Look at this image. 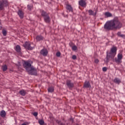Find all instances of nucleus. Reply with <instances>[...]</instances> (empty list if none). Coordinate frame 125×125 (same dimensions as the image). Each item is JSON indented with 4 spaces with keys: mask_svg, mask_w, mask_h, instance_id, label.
<instances>
[{
    "mask_svg": "<svg viewBox=\"0 0 125 125\" xmlns=\"http://www.w3.org/2000/svg\"><path fill=\"white\" fill-rule=\"evenodd\" d=\"M113 82L117 84H120L121 83H122V81L118 78H115L114 79Z\"/></svg>",
    "mask_w": 125,
    "mask_h": 125,
    "instance_id": "obj_13",
    "label": "nucleus"
},
{
    "mask_svg": "<svg viewBox=\"0 0 125 125\" xmlns=\"http://www.w3.org/2000/svg\"><path fill=\"white\" fill-rule=\"evenodd\" d=\"M72 59H73V60H75L77 59V56L76 55H73L72 56Z\"/></svg>",
    "mask_w": 125,
    "mask_h": 125,
    "instance_id": "obj_33",
    "label": "nucleus"
},
{
    "mask_svg": "<svg viewBox=\"0 0 125 125\" xmlns=\"http://www.w3.org/2000/svg\"><path fill=\"white\" fill-rule=\"evenodd\" d=\"M27 9H28V10H31V9H32V6H31V5H27Z\"/></svg>",
    "mask_w": 125,
    "mask_h": 125,
    "instance_id": "obj_31",
    "label": "nucleus"
},
{
    "mask_svg": "<svg viewBox=\"0 0 125 125\" xmlns=\"http://www.w3.org/2000/svg\"><path fill=\"white\" fill-rule=\"evenodd\" d=\"M123 27V23L119 20L118 18L107 21L104 25V29L106 31L112 30H120Z\"/></svg>",
    "mask_w": 125,
    "mask_h": 125,
    "instance_id": "obj_1",
    "label": "nucleus"
},
{
    "mask_svg": "<svg viewBox=\"0 0 125 125\" xmlns=\"http://www.w3.org/2000/svg\"><path fill=\"white\" fill-rule=\"evenodd\" d=\"M23 66L28 73L32 71V62L31 61H24Z\"/></svg>",
    "mask_w": 125,
    "mask_h": 125,
    "instance_id": "obj_3",
    "label": "nucleus"
},
{
    "mask_svg": "<svg viewBox=\"0 0 125 125\" xmlns=\"http://www.w3.org/2000/svg\"><path fill=\"white\" fill-rule=\"evenodd\" d=\"M98 62H99V60L98 59L95 60V63H97Z\"/></svg>",
    "mask_w": 125,
    "mask_h": 125,
    "instance_id": "obj_35",
    "label": "nucleus"
},
{
    "mask_svg": "<svg viewBox=\"0 0 125 125\" xmlns=\"http://www.w3.org/2000/svg\"><path fill=\"white\" fill-rule=\"evenodd\" d=\"M90 83H89V82L86 81L84 83V84L83 85V87H85V88H88V87H90Z\"/></svg>",
    "mask_w": 125,
    "mask_h": 125,
    "instance_id": "obj_14",
    "label": "nucleus"
},
{
    "mask_svg": "<svg viewBox=\"0 0 125 125\" xmlns=\"http://www.w3.org/2000/svg\"><path fill=\"white\" fill-rule=\"evenodd\" d=\"M2 69L3 72H5V71L7 70V65H6V64H4L2 66Z\"/></svg>",
    "mask_w": 125,
    "mask_h": 125,
    "instance_id": "obj_23",
    "label": "nucleus"
},
{
    "mask_svg": "<svg viewBox=\"0 0 125 125\" xmlns=\"http://www.w3.org/2000/svg\"><path fill=\"white\" fill-rule=\"evenodd\" d=\"M53 91H54V87L51 86V87H49L48 88V92H53Z\"/></svg>",
    "mask_w": 125,
    "mask_h": 125,
    "instance_id": "obj_21",
    "label": "nucleus"
},
{
    "mask_svg": "<svg viewBox=\"0 0 125 125\" xmlns=\"http://www.w3.org/2000/svg\"><path fill=\"white\" fill-rule=\"evenodd\" d=\"M56 122L57 124H58L59 125H65V124L61 123V121L60 120H57Z\"/></svg>",
    "mask_w": 125,
    "mask_h": 125,
    "instance_id": "obj_26",
    "label": "nucleus"
},
{
    "mask_svg": "<svg viewBox=\"0 0 125 125\" xmlns=\"http://www.w3.org/2000/svg\"><path fill=\"white\" fill-rule=\"evenodd\" d=\"M117 50L118 48L115 46H113L110 48V52H106V62L108 63L110 60H113L115 58V56L117 55Z\"/></svg>",
    "mask_w": 125,
    "mask_h": 125,
    "instance_id": "obj_2",
    "label": "nucleus"
},
{
    "mask_svg": "<svg viewBox=\"0 0 125 125\" xmlns=\"http://www.w3.org/2000/svg\"><path fill=\"white\" fill-rule=\"evenodd\" d=\"M79 4L80 6L82 7H86V2L84 0H80L79 1Z\"/></svg>",
    "mask_w": 125,
    "mask_h": 125,
    "instance_id": "obj_9",
    "label": "nucleus"
},
{
    "mask_svg": "<svg viewBox=\"0 0 125 125\" xmlns=\"http://www.w3.org/2000/svg\"><path fill=\"white\" fill-rule=\"evenodd\" d=\"M88 14L90 16H96V15L97 14V11H96L95 12H94V11H93L92 10H89Z\"/></svg>",
    "mask_w": 125,
    "mask_h": 125,
    "instance_id": "obj_12",
    "label": "nucleus"
},
{
    "mask_svg": "<svg viewBox=\"0 0 125 125\" xmlns=\"http://www.w3.org/2000/svg\"><path fill=\"white\" fill-rule=\"evenodd\" d=\"M61 55V53H60V52H57L56 56H57V57H60Z\"/></svg>",
    "mask_w": 125,
    "mask_h": 125,
    "instance_id": "obj_29",
    "label": "nucleus"
},
{
    "mask_svg": "<svg viewBox=\"0 0 125 125\" xmlns=\"http://www.w3.org/2000/svg\"><path fill=\"white\" fill-rule=\"evenodd\" d=\"M2 34L3 36L5 37V36H6V35H7V31H6V30H5V29H2Z\"/></svg>",
    "mask_w": 125,
    "mask_h": 125,
    "instance_id": "obj_22",
    "label": "nucleus"
},
{
    "mask_svg": "<svg viewBox=\"0 0 125 125\" xmlns=\"http://www.w3.org/2000/svg\"><path fill=\"white\" fill-rule=\"evenodd\" d=\"M2 28V24H1V21L0 20V30Z\"/></svg>",
    "mask_w": 125,
    "mask_h": 125,
    "instance_id": "obj_34",
    "label": "nucleus"
},
{
    "mask_svg": "<svg viewBox=\"0 0 125 125\" xmlns=\"http://www.w3.org/2000/svg\"><path fill=\"white\" fill-rule=\"evenodd\" d=\"M15 50L17 52H20V51H21V47H20V45H17L16 46Z\"/></svg>",
    "mask_w": 125,
    "mask_h": 125,
    "instance_id": "obj_17",
    "label": "nucleus"
},
{
    "mask_svg": "<svg viewBox=\"0 0 125 125\" xmlns=\"http://www.w3.org/2000/svg\"><path fill=\"white\" fill-rule=\"evenodd\" d=\"M23 46L26 49H28V50H32L31 43L30 42H25L24 44H23Z\"/></svg>",
    "mask_w": 125,
    "mask_h": 125,
    "instance_id": "obj_7",
    "label": "nucleus"
},
{
    "mask_svg": "<svg viewBox=\"0 0 125 125\" xmlns=\"http://www.w3.org/2000/svg\"><path fill=\"white\" fill-rule=\"evenodd\" d=\"M32 75L37 76V70L35 69L33 67H32Z\"/></svg>",
    "mask_w": 125,
    "mask_h": 125,
    "instance_id": "obj_20",
    "label": "nucleus"
},
{
    "mask_svg": "<svg viewBox=\"0 0 125 125\" xmlns=\"http://www.w3.org/2000/svg\"><path fill=\"white\" fill-rule=\"evenodd\" d=\"M36 39L38 41H42V40H43V37L41 35H39L36 37Z\"/></svg>",
    "mask_w": 125,
    "mask_h": 125,
    "instance_id": "obj_18",
    "label": "nucleus"
},
{
    "mask_svg": "<svg viewBox=\"0 0 125 125\" xmlns=\"http://www.w3.org/2000/svg\"><path fill=\"white\" fill-rule=\"evenodd\" d=\"M33 116H34V117H38V112H35L33 113Z\"/></svg>",
    "mask_w": 125,
    "mask_h": 125,
    "instance_id": "obj_30",
    "label": "nucleus"
},
{
    "mask_svg": "<svg viewBox=\"0 0 125 125\" xmlns=\"http://www.w3.org/2000/svg\"><path fill=\"white\" fill-rule=\"evenodd\" d=\"M117 35L119 37H121V38H124V37H125V35L122 34V33L121 32H120L117 33Z\"/></svg>",
    "mask_w": 125,
    "mask_h": 125,
    "instance_id": "obj_27",
    "label": "nucleus"
},
{
    "mask_svg": "<svg viewBox=\"0 0 125 125\" xmlns=\"http://www.w3.org/2000/svg\"><path fill=\"white\" fill-rule=\"evenodd\" d=\"M18 14L20 17V18H21V19H23V18H24V11H23V10H21V9H19L18 11Z\"/></svg>",
    "mask_w": 125,
    "mask_h": 125,
    "instance_id": "obj_8",
    "label": "nucleus"
},
{
    "mask_svg": "<svg viewBox=\"0 0 125 125\" xmlns=\"http://www.w3.org/2000/svg\"><path fill=\"white\" fill-rule=\"evenodd\" d=\"M41 15L42 17H43L44 21L45 23H50L51 19H50V17H49V13H47L44 11H42L41 13Z\"/></svg>",
    "mask_w": 125,
    "mask_h": 125,
    "instance_id": "obj_4",
    "label": "nucleus"
},
{
    "mask_svg": "<svg viewBox=\"0 0 125 125\" xmlns=\"http://www.w3.org/2000/svg\"><path fill=\"white\" fill-rule=\"evenodd\" d=\"M123 54L121 53H119L118 54L117 58H116L115 59V61L116 63H117V64H121L122 63V59H123Z\"/></svg>",
    "mask_w": 125,
    "mask_h": 125,
    "instance_id": "obj_6",
    "label": "nucleus"
},
{
    "mask_svg": "<svg viewBox=\"0 0 125 125\" xmlns=\"http://www.w3.org/2000/svg\"><path fill=\"white\" fill-rule=\"evenodd\" d=\"M0 116L2 118H5V116H6V112H5V111L2 110L0 113Z\"/></svg>",
    "mask_w": 125,
    "mask_h": 125,
    "instance_id": "obj_16",
    "label": "nucleus"
},
{
    "mask_svg": "<svg viewBox=\"0 0 125 125\" xmlns=\"http://www.w3.org/2000/svg\"><path fill=\"white\" fill-rule=\"evenodd\" d=\"M103 72H106L107 71V67H103Z\"/></svg>",
    "mask_w": 125,
    "mask_h": 125,
    "instance_id": "obj_32",
    "label": "nucleus"
},
{
    "mask_svg": "<svg viewBox=\"0 0 125 125\" xmlns=\"http://www.w3.org/2000/svg\"><path fill=\"white\" fill-rule=\"evenodd\" d=\"M19 93L22 95V96H25V95H26V91L24 90H21L20 91Z\"/></svg>",
    "mask_w": 125,
    "mask_h": 125,
    "instance_id": "obj_19",
    "label": "nucleus"
},
{
    "mask_svg": "<svg viewBox=\"0 0 125 125\" xmlns=\"http://www.w3.org/2000/svg\"><path fill=\"white\" fill-rule=\"evenodd\" d=\"M78 49V47L76 45H74L72 47V50H74V51H76Z\"/></svg>",
    "mask_w": 125,
    "mask_h": 125,
    "instance_id": "obj_28",
    "label": "nucleus"
},
{
    "mask_svg": "<svg viewBox=\"0 0 125 125\" xmlns=\"http://www.w3.org/2000/svg\"><path fill=\"white\" fill-rule=\"evenodd\" d=\"M66 85L69 88H73V87H74V83H72L70 80L66 81Z\"/></svg>",
    "mask_w": 125,
    "mask_h": 125,
    "instance_id": "obj_10",
    "label": "nucleus"
},
{
    "mask_svg": "<svg viewBox=\"0 0 125 125\" xmlns=\"http://www.w3.org/2000/svg\"><path fill=\"white\" fill-rule=\"evenodd\" d=\"M41 53L43 55V56H47L48 51L46 49H43L41 50Z\"/></svg>",
    "mask_w": 125,
    "mask_h": 125,
    "instance_id": "obj_11",
    "label": "nucleus"
},
{
    "mask_svg": "<svg viewBox=\"0 0 125 125\" xmlns=\"http://www.w3.org/2000/svg\"><path fill=\"white\" fill-rule=\"evenodd\" d=\"M38 122L40 125H44V121H43V120H39Z\"/></svg>",
    "mask_w": 125,
    "mask_h": 125,
    "instance_id": "obj_24",
    "label": "nucleus"
},
{
    "mask_svg": "<svg viewBox=\"0 0 125 125\" xmlns=\"http://www.w3.org/2000/svg\"><path fill=\"white\" fill-rule=\"evenodd\" d=\"M105 16H106V17H111L112 14L109 12H106L105 13Z\"/></svg>",
    "mask_w": 125,
    "mask_h": 125,
    "instance_id": "obj_25",
    "label": "nucleus"
},
{
    "mask_svg": "<svg viewBox=\"0 0 125 125\" xmlns=\"http://www.w3.org/2000/svg\"><path fill=\"white\" fill-rule=\"evenodd\" d=\"M8 5V2L6 0H2L0 1V10H3L4 6Z\"/></svg>",
    "mask_w": 125,
    "mask_h": 125,
    "instance_id": "obj_5",
    "label": "nucleus"
},
{
    "mask_svg": "<svg viewBox=\"0 0 125 125\" xmlns=\"http://www.w3.org/2000/svg\"><path fill=\"white\" fill-rule=\"evenodd\" d=\"M27 124H28V123H23L22 124H21V125H27Z\"/></svg>",
    "mask_w": 125,
    "mask_h": 125,
    "instance_id": "obj_36",
    "label": "nucleus"
},
{
    "mask_svg": "<svg viewBox=\"0 0 125 125\" xmlns=\"http://www.w3.org/2000/svg\"><path fill=\"white\" fill-rule=\"evenodd\" d=\"M66 8L67 9V10L69 11V12H73V8H72L71 5L67 4Z\"/></svg>",
    "mask_w": 125,
    "mask_h": 125,
    "instance_id": "obj_15",
    "label": "nucleus"
}]
</instances>
